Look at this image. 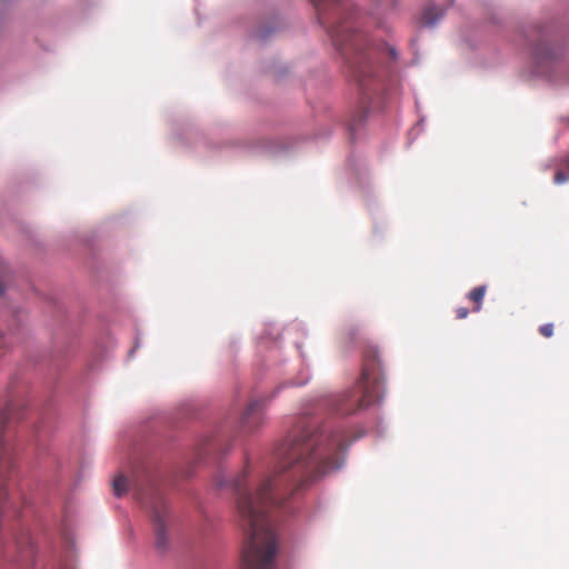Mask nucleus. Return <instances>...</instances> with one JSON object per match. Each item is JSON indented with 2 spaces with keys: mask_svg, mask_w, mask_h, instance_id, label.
<instances>
[{
  "mask_svg": "<svg viewBox=\"0 0 569 569\" xmlns=\"http://www.w3.org/2000/svg\"><path fill=\"white\" fill-rule=\"evenodd\" d=\"M349 445L342 430L327 431L302 420L277 447L270 475L252 481L247 466L232 479L246 532L241 569H276L278 540L271 512L317 478L339 469Z\"/></svg>",
  "mask_w": 569,
  "mask_h": 569,
  "instance_id": "1",
  "label": "nucleus"
},
{
  "mask_svg": "<svg viewBox=\"0 0 569 569\" xmlns=\"http://www.w3.org/2000/svg\"><path fill=\"white\" fill-rule=\"evenodd\" d=\"M321 26L328 33L336 49L343 57L349 76L357 84L361 96V103L371 99V94L380 91L381 83L378 76V51L369 47L367 37L352 29L345 21L349 6L346 0H311Z\"/></svg>",
  "mask_w": 569,
  "mask_h": 569,
  "instance_id": "2",
  "label": "nucleus"
},
{
  "mask_svg": "<svg viewBox=\"0 0 569 569\" xmlns=\"http://www.w3.org/2000/svg\"><path fill=\"white\" fill-rule=\"evenodd\" d=\"M383 381L379 355L377 350H369L363 359L359 381L351 389L331 397L328 405L340 416L355 415L381 397Z\"/></svg>",
  "mask_w": 569,
  "mask_h": 569,
  "instance_id": "3",
  "label": "nucleus"
},
{
  "mask_svg": "<svg viewBox=\"0 0 569 569\" xmlns=\"http://www.w3.org/2000/svg\"><path fill=\"white\" fill-rule=\"evenodd\" d=\"M151 491L150 507L152 512V522L154 529V547L159 553H164L170 546L169 537L167 535V520L169 518V511L167 503L158 495L154 489L153 482L148 478Z\"/></svg>",
  "mask_w": 569,
  "mask_h": 569,
  "instance_id": "4",
  "label": "nucleus"
},
{
  "mask_svg": "<svg viewBox=\"0 0 569 569\" xmlns=\"http://www.w3.org/2000/svg\"><path fill=\"white\" fill-rule=\"evenodd\" d=\"M536 33V43L530 47L533 61L538 66L555 61L560 54L559 48L551 44L548 36L543 31L537 30Z\"/></svg>",
  "mask_w": 569,
  "mask_h": 569,
  "instance_id": "5",
  "label": "nucleus"
},
{
  "mask_svg": "<svg viewBox=\"0 0 569 569\" xmlns=\"http://www.w3.org/2000/svg\"><path fill=\"white\" fill-rule=\"evenodd\" d=\"M261 421L262 400H253L248 405L247 409L244 410L241 417V425L246 430L252 431L261 423Z\"/></svg>",
  "mask_w": 569,
  "mask_h": 569,
  "instance_id": "6",
  "label": "nucleus"
},
{
  "mask_svg": "<svg viewBox=\"0 0 569 569\" xmlns=\"http://www.w3.org/2000/svg\"><path fill=\"white\" fill-rule=\"evenodd\" d=\"M487 287L486 286H479L473 288L469 293L468 298L470 301L475 303L473 311L479 312L482 307V300L486 295Z\"/></svg>",
  "mask_w": 569,
  "mask_h": 569,
  "instance_id": "7",
  "label": "nucleus"
},
{
  "mask_svg": "<svg viewBox=\"0 0 569 569\" xmlns=\"http://www.w3.org/2000/svg\"><path fill=\"white\" fill-rule=\"evenodd\" d=\"M443 11L437 7H429L422 14V23L425 26H433L441 17Z\"/></svg>",
  "mask_w": 569,
  "mask_h": 569,
  "instance_id": "8",
  "label": "nucleus"
},
{
  "mask_svg": "<svg viewBox=\"0 0 569 569\" xmlns=\"http://www.w3.org/2000/svg\"><path fill=\"white\" fill-rule=\"evenodd\" d=\"M112 486H113L114 495L117 497H121L122 495H124L128 491L129 481L126 477L118 476L113 480Z\"/></svg>",
  "mask_w": 569,
  "mask_h": 569,
  "instance_id": "9",
  "label": "nucleus"
},
{
  "mask_svg": "<svg viewBox=\"0 0 569 569\" xmlns=\"http://www.w3.org/2000/svg\"><path fill=\"white\" fill-rule=\"evenodd\" d=\"M553 329H555L553 323H545L539 327V332L545 338H550L553 336Z\"/></svg>",
  "mask_w": 569,
  "mask_h": 569,
  "instance_id": "10",
  "label": "nucleus"
},
{
  "mask_svg": "<svg viewBox=\"0 0 569 569\" xmlns=\"http://www.w3.org/2000/svg\"><path fill=\"white\" fill-rule=\"evenodd\" d=\"M134 487H136L137 495H138L139 499L141 500V502H143V503H148V502L146 501V497H144V496H146V492H144V489L142 488V486L137 481V482L134 483Z\"/></svg>",
  "mask_w": 569,
  "mask_h": 569,
  "instance_id": "11",
  "label": "nucleus"
},
{
  "mask_svg": "<svg viewBox=\"0 0 569 569\" xmlns=\"http://www.w3.org/2000/svg\"><path fill=\"white\" fill-rule=\"evenodd\" d=\"M469 315V310L465 307H460L456 310V318L457 319H465Z\"/></svg>",
  "mask_w": 569,
  "mask_h": 569,
  "instance_id": "12",
  "label": "nucleus"
},
{
  "mask_svg": "<svg viewBox=\"0 0 569 569\" xmlns=\"http://www.w3.org/2000/svg\"><path fill=\"white\" fill-rule=\"evenodd\" d=\"M567 180V176L562 171H558L555 174V182L556 183H562Z\"/></svg>",
  "mask_w": 569,
  "mask_h": 569,
  "instance_id": "13",
  "label": "nucleus"
},
{
  "mask_svg": "<svg viewBox=\"0 0 569 569\" xmlns=\"http://www.w3.org/2000/svg\"><path fill=\"white\" fill-rule=\"evenodd\" d=\"M361 119H357L355 118L351 123H350V130H355L356 129V126H358V123L360 122Z\"/></svg>",
  "mask_w": 569,
  "mask_h": 569,
  "instance_id": "14",
  "label": "nucleus"
},
{
  "mask_svg": "<svg viewBox=\"0 0 569 569\" xmlns=\"http://www.w3.org/2000/svg\"><path fill=\"white\" fill-rule=\"evenodd\" d=\"M3 291H4V289H3L2 284H0V295H2Z\"/></svg>",
  "mask_w": 569,
  "mask_h": 569,
  "instance_id": "15",
  "label": "nucleus"
}]
</instances>
